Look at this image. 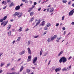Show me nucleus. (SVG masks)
<instances>
[{
    "mask_svg": "<svg viewBox=\"0 0 74 74\" xmlns=\"http://www.w3.org/2000/svg\"><path fill=\"white\" fill-rule=\"evenodd\" d=\"M67 62V58L64 57H62L59 60V62L61 63L62 62L63 63H65Z\"/></svg>",
    "mask_w": 74,
    "mask_h": 74,
    "instance_id": "f257e3e1",
    "label": "nucleus"
},
{
    "mask_svg": "<svg viewBox=\"0 0 74 74\" xmlns=\"http://www.w3.org/2000/svg\"><path fill=\"white\" fill-rule=\"evenodd\" d=\"M37 57H35L34 58V59L33 60V64H34V65L36 66L37 65V63H36V61H37Z\"/></svg>",
    "mask_w": 74,
    "mask_h": 74,
    "instance_id": "f03ea898",
    "label": "nucleus"
},
{
    "mask_svg": "<svg viewBox=\"0 0 74 74\" xmlns=\"http://www.w3.org/2000/svg\"><path fill=\"white\" fill-rule=\"evenodd\" d=\"M57 37V35H55L53 36H52L50 39H51V41H53L55 39V38H56Z\"/></svg>",
    "mask_w": 74,
    "mask_h": 74,
    "instance_id": "7ed1b4c3",
    "label": "nucleus"
},
{
    "mask_svg": "<svg viewBox=\"0 0 74 74\" xmlns=\"http://www.w3.org/2000/svg\"><path fill=\"white\" fill-rule=\"evenodd\" d=\"M74 9L71 11L69 14V16H71V15H72L74 14Z\"/></svg>",
    "mask_w": 74,
    "mask_h": 74,
    "instance_id": "20e7f679",
    "label": "nucleus"
},
{
    "mask_svg": "<svg viewBox=\"0 0 74 74\" xmlns=\"http://www.w3.org/2000/svg\"><path fill=\"white\" fill-rule=\"evenodd\" d=\"M19 12H15L14 13V14L12 16H14V17H15V16H18L19 15Z\"/></svg>",
    "mask_w": 74,
    "mask_h": 74,
    "instance_id": "39448f33",
    "label": "nucleus"
},
{
    "mask_svg": "<svg viewBox=\"0 0 74 74\" xmlns=\"http://www.w3.org/2000/svg\"><path fill=\"white\" fill-rule=\"evenodd\" d=\"M20 6L18 5L15 8V10L16 11H18V10H19L20 9Z\"/></svg>",
    "mask_w": 74,
    "mask_h": 74,
    "instance_id": "423d86ee",
    "label": "nucleus"
},
{
    "mask_svg": "<svg viewBox=\"0 0 74 74\" xmlns=\"http://www.w3.org/2000/svg\"><path fill=\"white\" fill-rule=\"evenodd\" d=\"M50 12H53V11L54 10V8L53 7L52 8H50Z\"/></svg>",
    "mask_w": 74,
    "mask_h": 74,
    "instance_id": "0eeeda50",
    "label": "nucleus"
},
{
    "mask_svg": "<svg viewBox=\"0 0 74 74\" xmlns=\"http://www.w3.org/2000/svg\"><path fill=\"white\" fill-rule=\"evenodd\" d=\"M26 52V51L25 50L23 51L22 52H20L19 53L20 55H22L24 54Z\"/></svg>",
    "mask_w": 74,
    "mask_h": 74,
    "instance_id": "6e6552de",
    "label": "nucleus"
},
{
    "mask_svg": "<svg viewBox=\"0 0 74 74\" xmlns=\"http://www.w3.org/2000/svg\"><path fill=\"white\" fill-rule=\"evenodd\" d=\"M40 22H41V21H40V19H39L38 20L37 23H36V25H35L34 27L37 26V25H39V24H40Z\"/></svg>",
    "mask_w": 74,
    "mask_h": 74,
    "instance_id": "1a4fd4ad",
    "label": "nucleus"
},
{
    "mask_svg": "<svg viewBox=\"0 0 74 74\" xmlns=\"http://www.w3.org/2000/svg\"><path fill=\"white\" fill-rule=\"evenodd\" d=\"M31 58H32V56H28V59L27 60V62H30V61H31Z\"/></svg>",
    "mask_w": 74,
    "mask_h": 74,
    "instance_id": "9d476101",
    "label": "nucleus"
},
{
    "mask_svg": "<svg viewBox=\"0 0 74 74\" xmlns=\"http://www.w3.org/2000/svg\"><path fill=\"white\" fill-rule=\"evenodd\" d=\"M27 50L28 53H29V54L30 55H31V53H32V51H31L30 49V48L28 47L27 48Z\"/></svg>",
    "mask_w": 74,
    "mask_h": 74,
    "instance_id": "9b49d317",
    "label": "nucleus"
},
{
    "mask_svg": "<svg viewBox=\"0 0 74 74\" xmlns=\"http://www.w3.org/2000/svg\"><path fill=\"white\" fill-rule=\"evenodd\" d=\"M60 70H61V68H56L55 70V71L56 72H58V71H60Z\"/></svg>",
    "mask_w": 74,
    "mask_h": 74,
    "instance_id": "f8f14e48",
    "label": "nucleus"
},
{
    "mask_svg": "<svg viewBox=\"0 0 74 74\" xmlns=\"http://www.w3.org/2000/svg\"><path fill=\"white\" fill-rule=\"evenodd\" d=\"M45 21H42V24L40 25V26H44L45 25Z\"/></svg>",
    "mask_w": 74,
    "mask_h": 74,
    "instance_id": "ddd939ff",
    "label": "nucleus"
},
{
    "mask_svg": "<svg viewBox=\"0 0 74 74\" xmlns=\"http://www.w3.org/2000/svg\"><path fill=\"white\" fill-rule=\"evenodd\" d=\"M11 27V25H8L7 27V30H9V29H10Z\"/></svg>",
    "mask_w": 74,
    "mask_h": 74,
    "instance_id": "4468645a",
    "label": "nucleus"
},
{
    "mask_svg": "<svg viewBox=\"0 0 74 74\" xmlns=\"http://www.w3.org/2000/svg\"><path fill=\"white\" fill-rule=\"evenodd\" d=\"M24 68V67H23V66H21V68L20 69V72H21V71L23 70V69Z\"/></svg>",
    "mask_w": 74,
    "mask_h": 74,
    "instance_id": "2eb2a0df",
    "label": "nucleus"
},
{
    "mask_svg": "<svg viewBox=\"0 0 74 74\" xmlns=\"http://www.w3.org/2000/svg\"><path fill=\"white\" fill-rule=\"evenodd\" d=\"M14 3L12 2L10 5H9L10 7H12V6H14Z\"/></svg>",
    "mask_w": 74,
    "mask_h": 74,
    "instance_id": "dca6fc26",
    "label": "nucleus"
},
{
    "mask_svg": "<svg viewBox=\"0 0 74 74\" xmlns=\"http://www.w3.org/2000/svg\"><path fill=\"white\" fill-rule=\"evenodd\" d=\"M2 4L4 5H6L7 4V2H5L4 1H3L2 3Z\"/></svg>",
    "mask_w": 74,
    "mask_h": 74,
    "instance_id": "f3484780",
    "label": "nucleus"
},
{
    "mask_svg": "<svg viewBox=\"0 0 74 74\" xmlns=\"http://www.w3.org/2000/svg\"><path fill=\"white\" fill-rule=\"evenodd\" d=\"M42 49L40 51V56H41L42 55Z\"/></svg>",
    "mask_w": 74,
    "mask_h": 74,
    "instance_id": "a211bd4d",
    "label": "nucleus"
},
{
    "mask_svg": "<svg viewBox=\"0 0 74 74\" xmlns=\"http://www.w3.org/2000/svg\"><path fill=\"white\" fill-rule=\"evenodd\" d=\"M63 51H61L60 52V53L58 54V56H59L61 54H62L63 53Z\"/></svg>",
    "mask_w": 74,
    "mask_h": 74,
    "instance_id": "6ab92c4d",
    "label": "nucleus"
},
{
    "mask_svg": "<svg viewBox=\"0 0 74 74\" xmlns=\"http://www.w3.org/2000/svg\"><path fill=\"white\" fill-rule=\"evenodd\" d=\"M51 24H50V23H48V25H46V26L47 27H49V26H51Z\"/></svg>",
    "mask_w": 74,
    "mask_h": 74,
    "instance_id": "aec40b11",
    "label": "nucleus"
},
{
    "mask_svg": "<svg viewBox=\"0 0 74 74\" xmlns=\"http://www.w3.org/2000/svg\"><path fill=\"white\" fill-rule=\"evenodd\" d=\"M7 16H5L3 18V21H5V19H7Z\"/></svg>",
    "mask_w": 74,
    "mask_h": 74,
    "instance_id": "412c9836",
    "label": "nucleus"
},
{
    "mask_svg": "<svg viewBox=\"0 0 74 74\" xmlns=\"http://www.w3.org/2000/svg\"><path fill=\"white\" fill-rule=\"evenodd\" d=\"M6 74H15V72H12V73L7 72Z\"/></svg>",
    "mask_w": 74,
    "mask_h": 74,
    "instance_id": "4be33fe9",
    "label": "nucleus"
},
{
    "mask_svg": "<svg viewBox=\"0 0 74 74\" xmlns=\"http://www.w3.org/2000/svg\"><path fill=\"white\" fill-rule=\"evenodd\" d=\"M8 36H11V31H9L8 32Z\"/></svg>",
    "mask_w": 74,
    "mask_h": 74,
    "instance_id": "5701e85b",
    "label": "nucleus"
},
{
    "mask_svg": "<svg viewBox=\"0 0 74 74\" xmlns=\"http://www.w3.org/2000/svg\"><path fill=\"white\" fill-rule=\"evenodd\" d=\"M8 21H7L5 23H4V24L3 25V26H5V25H6L7 24V23H8Z\"/></svg>",
    "mask_w": 74,
    "mask_h": 74,
    "instance_id": "b1692460",
    "label": "nucleus"
},
{
    "mask_svg": "<svg viewBox=\"0 0 74 74\" xmlns=\"http://www.w3.org/2000/svg\"><path fill=\"white\" fill-rule=\"evenodd\" d=\"M20 40H21V37H18L16 40V41H19Z\"/></svg>",
    "mask_w": 74,
    "mask_h": 74,
    "instance_id": "393cba45",
    "label": "nucleus"
},
{
    "mask_svg": "<svg viewBox=\"0 0 74 74\" xmlns=\"http://www.w3.org/2000/svg\"><path fill=\"white\" fill-rule=\"evenodd\" d=\"M47 41L48 42H49L52 41H51V39H50V38H48Z\"/></svg>",
    "mask_w": 74,
    "mask_h": 74,
    "instance_id": "a878e982",
    "label": "nucleus"
},
{
    "mask_svg": "<svg viewBox=\"0 0 74 74\" xmlns=\"http://www.w3.org/2000/svg\"><path fill=\"white\" fill-rule=\"evenodd\" d=\"M67 1V0H62V2H63V3H66Z\"/></svg>",
    "mask_w": 74,
    "mask_h": 74,
    "instance_id": "bb28decb",
    "label": "nucleus"
},
{
    "mask_svg": "<svg viewBox=\"0 0 74 74\" xmlns=\"http://www.w3.org/2000/svg\"><path fill=\"white\" fill-rule=\"evenodd\" d=\"M33 14H34V12H31L30 13V16H33Z\"/></svg>",
    "mask_w": 74,
    "mask_h": 74,
    "instance_id": "cd10ccee",
    "label": "nucleus"
},
{
    "mask_svg": "<svg viewBox=\"0 0 74 74\" xmlns=\"http://www.w3.org/2000/svg\"><path fill=\"white\" fill-rule=\"evenodd\" d=\"M30 42H31V41L30 40H29L28 42V45H30Z\"/></svg>",
    "mask_w": 74,
    "mask_h": 74,
    "instance_id": "c85d7f7f",
    "label": "nucleus"
},
{
    "mask_svg": "<svg viewBox=\"0 0 74 74\" xmlns=\"http://www.w3.org/2000/svg\"><path fill=\"white\" fill-rule=\"evenodd\" d=\"M22 27H20V29L18 30V31L20 32H21L22 31Z\"/></svg>",
    "mask_w": 74,
    "mask_h": 74,
    "instance_id": "c756f323",
    "label": "nucleus"
},
{
    "mask_svg": "<svg viewBox=\"0 0 74 74\" xmlns=\"http://www.w3.org/2000/svg\"><path fill=\"white\" fill-rule=\"evenodd\" d=\"M67 71V69H66V68L62 69V71Z\"/></svg>",
    "mask_w": 74,
    "mask_h": 74,
    "instance_id": "7c9ffc66",
    "label": "nucleus"
},
{
    "mask_svg": "<svg viewBox=\"0 0 74 74\" xmlns=\"http://www.w3.org/2000/svg\"><path fill=\"white\" fill-rule=\"evenodd\" d=\"M30 71V70L29 69H28L27 70V73H29Z\"/></svg>",
    "mask_w": 74,
    "mask_h": 74,
    "instance_id": "2f4dec72",
    "label": "nucleus"
},
{
    "mask_svg": "<svg viewBox=\"0 0 74 74\" xmlns=\"http://www.w3.org/2000/svg\"><path fill=\"white\" fill-rule=\"evenodd\" d=\"M22 13H20V14L18 15V17L20 18V17H21V16H22Z\"/></svg>",
    "mask_w": 74,
    "mask_h": 74,
    "instance_id": "473e14b6",
    "label": "nucleus"
},
{
    "mask_svg": "<svg viewBox=\"0 0 74 74\" xmlns=\"http://www.w3.org/2000/svg\"><path fill=\"white\" fill-rule=\"evenodd\" d=\"M4 20H3V18L1 19L0 20V22H3V21Z\"/></svg>",
    "mask_w": 74,
    "mask_h": 74,
    "instance_id": "72a5a7b5",
    "label": "nucleus"
},
{
    "mask_svg": "<svg viewBox=\"0 0 74 74\" xmlns=\"http://www.w3.org/2000/svg\"><path fill=\"white\" fill-rule=\"evenodd\" d=\"M47 27H44V30H47Z\"/></svg>",
    "mask_w": 74,
    "mask_h": 74,
    "instance_id": "f704fd0d",
    "label": "nucleus"
},
{
    "mask_svg": "<svg viewBox=\"0 0 74 74\" xmlns=\"http://www.w3.org/2000/svg\"><path fill=\"white\" fill-rule=\"evenodd\" d=\"M4 64V63H1V67H2Z\"/></svg>",
    "mask_w": 74,
    "mask_h": 74,
    "instance_id": "c9c22d12",
    "label": "nucleus"
},
{
    "mask_svg": "<svg viewBox=\"0 0 74 74\" xmlns=\"http://www.w3.org/2000/svg\"><path fill=\"white\" fill-rule=\"evenodd\" d=\"M59 25V23H56V26H58Z\"/></svg>",
    "mask_w": 74,
    "mask_h": 74,
    "instance_id": "e433bc0d",
    "label": "nucleus"
},
{
    "mask_svg": "<svg viewBox=\"0 0 74 74\" xmlns=\"http://www.w3.org/2000/svg\"><path fill=\"white\" fill-rule=\"evenodd\" d=\"M11 70L12 71H14V70H15V69L14 68V67H13L12 68Z\"/></svg>",
    "mask_w": 74,
    "mask_h": 74,
    "instance_id": "4c0bfd02",
    "label": "nucleus"
},
{
    "mask_svg": "<svg viewBox=\"0 0 74 74\" xmlns=\"http://www.w3.org/2000/svg\"><path fill=\"white\" fill-rule=\"evenodd\" d=\"M38 37V35L36 36H34V38H37Z\"/></svg>",
    "mask_w": 74,
    "mask_h": 74,
    "instance_id": "58836bf2",
    "label": "nucleus"
},
{
    "mask_svg": "<svg viewBox=\"0 0 74 74\" xmlns=\"http://www.w3.org/2000/svg\"><path fill=\"white\" fill-rule=\"evenodd\" d=\"M11 1L10 0H7V3H10V2Z\"/></svg>",
    "mask_w": 74,
    "mask_h": 74,
    "instance_id": "ea45409f",
    "label": "nucleus"
},
{
    "mask_svg": "<svg viewBox=\"0 0 74 74\" xmlns=\"http://www.w3.org/2000/svg\"><path fill=\"white\" fill-rule=\"evenodd\" d=\"M62 29L63 30H65L66 29V28H65L64 27H62Z\"/></svg>",
    "mask_w": 74,
    "mask_h": 74,
    "instance_id": "a19ab883",
    "label": "nucleus"
},
{
    "mask_svg": "<svg viewBox=\"0 0 74 74\" xmlns=\"http://www.w3.org/2000/svg\"><path fill=\"white\" fill-rule=\"evenodd\" d=\"M29 30V28H27L25 29V32H27L28 30Z\"/></svg>",
    "mask_w": 74,
    "mask_h": 74,
    "instance_id": "79ce46f5",
    "label": "nucleus"
},
{
    "mask_svg": "<svg viewBox=\"0 0 74 74\" xmlns=\"http://www.w3.org/2000/svg\"><path fill=\"white\" fill-rule=\"evenodd\" d=\"M10 64H7V66H6V67H8L9 66H10Z\"/></svg>",
    "mask_w": 74,
    "mask_h": 74,
    "instance_id": "37998d69",
    "label": "nucleus"
},
{
    "mask_svg": "<svg viewBox=\"0 0 74 74\" xmlns=\"http://www.w3.org/2000/svg\"><path fill=\"white\" fill-rule=\"evenodd\" d=\"M34 19V18H32L31 19V22H32V21H33Z\"/></svg>",
    "mask_w": 74,
    "mask_h": 74,
    "instance_id": "c03bdc74",
    "label": "nucleus"
},
{
    "mask_svg": "<svg viewBox=\"0 0 74 74\" xmlns=\"http://www.w3.org/2000/svg\"><path fill=\"white\" fill-rule=\"evenodd\" d=\"M51 60L49 61V62L48 63V65H49L50 63H51Z\"/></svg>",
    "mask_w": 74,
    "mask_h": 74,
    "instance_id": "a18cd8bd",
    "label": "nucleus"
},
{
    "mask_svg": "<svg viewBox=\"0 0 74 74\" xmlns=\"http://www.w3.org/2000/svg\"><path fill=\"white\" fill-rule=\"evenodd\" d=\"M47 33V31H45L43 33V34H45Z\"/></svg>",
    "mask_w": 74,
    "mask_h": 74,
    "instance_id": "49530a36",
    "label": "nucleus"
},
{
    "mask_svg": "<svg viewBox=\"0 0 74 74\" xmlns=\"http://www.w3.org/2000/svg\"><path fill=\"white\" fill-rule=\"evenodd\" d=\"M64 16L62 17V21H63V20H64Z\"/></svg>",
    "mask_w": 74,
    "mask_h": 74,
    "instance_id": "de8ad7c7",
    "label": "nucleus"
},
{
    "mask_svg": "<svg viewBox=\"0 0 74 74\" xmlns=\"http://www.w3.org/2000/svg\"><path fill=\"white\" fill-rule=\"evenodd\" d=\"M47 12H49V8H47Z\"/></svg>",
    "mask_w": 74,
    "mask_h": 74,
    "instance_id": "09e8293b",
    "label": "nucleus"
},
{
    "mask_svg": "<svg viewBox=\"0 0 74 74\" xmlns=\"http://www.w3.org/2000/svg\"><path fill=\"white\" fill-rule=\"evenodd\" d=\"M41 8H39L38 9V10L39 11H40V10H41Z\"/></svg>",
    "mask_w": 74,
    "mask_h": 74,
    "instance_id": "8fccbe9b",
    "label": "nucleus"
},
{
    "mask_svg": "<svg viewBox=\"0 0 74 74\" xmlns=\"http://www.w3.org/2000/svg\"><path fill=\"white\" fill-rule=\"evenodd\" d=\"M71 65H70L69 67V69L70 70V69H71Z\"/></svg>",
    "mask_w": 74,
    "mask_h": 74,
    "instance_id": "3c124183",
    "label": "nucleus"
},
{
    "mask_svg": "<svg viewBox=\"0 0 74 74\" xmlns=\"http://www.w3.org/2000/svg\"><path fill=\"white\" fill-rule=\"evenodd\" d=\"M3 71L2 70H0V74H1L2 72H3Z\"/></svg>",
    "mask_w": 74,
    "mask_h": 74,
    "instance_id": "603ef678",
    "label": "nucleus"
},
{
    "mask_svg": "<svg viewBox=\"0 0 74 74\" xmlns=\"http://www.w3.org/2000/svg\"><path fill=\"white\" fill-rule=\"evenodd\" d=\"M32 11V9H30L28 11V12H30V11Z\"/></svg>",
    "mask_w": 74,
    "mask_h": 74,
    "instance_id": "864d4df0",
    "label": "nucleus"
},
{
    "mask_svg": "<svg viewBox=\"0 0 74 74\" xmlns=\"http://www.w3.org/2000/svg\"><path fill=\"white\" fill-rule=\"evenodd\" d=\"M7 8V6H5L3 8V9H5Z\"/></svg>",
    "mask_w": 74,
    "mask_h": 74,
    "instance_id": "5fc2aeb1",
    "label": "nucleus"
},
{
    "mask_svg": "<svg viewBox=\"0 0 74 74\" xmlns=\"http://www.w3.org/2000/svg\"><path fill=\"white\" fill-rule=\"evenodd\" d=\"M72 58V57L70 56L69 57L68 59L69 60L70 59H71Z\"/></svg>",
    "mask_w": 74,
    "mask_h": 74,
    "instance_id": "6e6d98bb",
    "label": "nucleus"
},
{
    "mask_svg": "<svg viewBox=\"0 0 74 74\" xmlns=\"http://www.w3.org/2000/svg\"><path fill=\"white\" fill-rule=\"evenodd\" d=\"M21 60V58H20L17 61L18 62H19V61H20Z\"/></svg>",
    "mask_w": 74,
    "mask_h": 74,
    "instance_id": "4d7b16f0",
    "label": "nucleus"
},
{
    "mask_svg": "<svg viewBox=\"0 0 74 74\" xmlns=\"http://www.w3.org/2000/svg\"><path fill=\"white\" fill-rule=\"evenodd\" d=\"M71 25H74V22H72V23H71Z\"/></svg>",
    "mask_w": 74,
    "mask_h": 74,
    "instance_id": "13d9d810",
    "label": "nucleus"
},
{
    "mask_svg": "<svg viewBox=\"0 0 74 74\" xmlns=\"http://www.w3.org/2000/svg\"><path fill=\"white\" fill-rule=\"evenodd\" d=\"M2 54H3V53H0V56H1L2 55Z\"/></svg>",
    "mask_w": 74,
    "mask_h": 74,
    "instance_id": "bf43d9fd",
    "label": "nucleus"
},
{
    "mask_svg": "<svg viewBox=\"0 0 74 74\" xmlns=\"http://www.w3.org/2000/svg\"><path fill=\"white\" fill-rule=\"evenodd\" d=\"M15 29H12V31L13 32H14V31H15Z\"/></svg>",
    "mask_w": 74,
    "mask_h": 74,
    "instance_id": "052dcab7",
    "label": "nucleus"
},
{
    "mask_svg": "<svg viewBox=\"0 0 74 74\" xmlns=\"http://www.w3.org/2000/svg\"><path fill=\"white\" fill-rule=\"evenodd\" d=\"M28 3V1H27V0H26L25 1V3Z\"/></svg>",
    "mask_w": 74,
    "mask_h": 74,
    "instance_id": "680f3d73",
    "label": "nucleus"
},
{
    "mask_svg": "<svg viewBox=\"0 0 74 74\" xmlns=\"http://www.w3.org/2000/svg\"><path fill=\"white\" fill-rule=\"evenodd\" d=\"M65 34H66V31H64V33L63 35H64Z\"/></svg>",
    "mask_w": 74,
    "mask_h": 74,
    "instance_id": "e2e57ef3",
    "label": "nucleus"
},
{
    "mask_svg": "<svg viewBox=\"0 0 74 74\" xmlns=\"http://www.w3.org/2000/svg\"><path fill=\"white\" fill-rule=\"evenodd\" d=\"M34 5H36V4H37V3H36V2H35L34 3Z\"/></svg>",
    "mask_w": 74,
    "mask_h": 74,
    "instance_id": "0e129e2a",
    "label": "nucleus"
},
{
    "mask_svg": "<svg viewBox=\"0 0 74 74\" xmlns=\"http://www.w3.org/2000/svg\"><path fill=\"white\" fill-rule=\"evenodd\" d=\"M3 24H4V22H2L1 23V26H2V25H3Z\"/></svg>",
    "mask_w": 74,
    "mask_h": 74,
    "instance_id": "69168bd1",
    "label": "nucleus"
},
{
    "mask_svg": "<svg viewBox=\"0 0 74 74\" xmlns=\"http://www.w3.org/2000/svg\"><path fill=\"white\" fill-rule=\"evenodd\" d=\"M72 7H74V3L72 4Z\"/></svg>",
    "mask_w": 74,
    "mask_h": 74,
    "instance_id": "338daca9",
    "label": "nucleus"
},
{
    "mask_svg": "<svg viewBox=\"0 0 74 74\" xmlns=\"http://www.w3.org/2000/svg\"><path fill=\"white\" fill-rule=\"evenodd\" d=\"M15 74H19V72H17V73H15Z\"/></svg>",
    "mask_w": 74,
    "mask_h": 74,
    "instance_id": "774afa93",
    "label": "nucleus"
}]
</instances>
